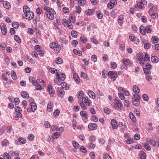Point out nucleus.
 Listing matches in <instances>:
<instances>
[{
  "label": "nucleus",
  "mask_w": 159,
  "mask_h": 159,
  "mask_svg": "<svg viewBox=\"0 0 159 159\" xmlns=\"http://www.w3.org/2000/svg\"><path fill=\"white\" fill-rule=\"evenodd\" d=\"M49 46L50 48L53 49L55 53H58L61 50V47L60 45L58 44V43L57 42H52L50 43Z\"/></svg>",
  "instance_id": "obj_1"
},
{
  "label": "nucleus",
  "mask_w": 159,
  "mask_h": 159,
  "mask_svg": "<svg viewBox=\"0 0 159 159\" xmlns=\"http://www.w3.org/2000/svg\"><path fill=\"white\" fill-rule=\"evenodd\" d=\"M122 61L123 64L121 66L122 69L125 68V67L127 68V66L131 67L133 66L132 62L129 59H123Z\"/></svg>",
  "instance_id": "obj_2"
},
{
  "label": "nucleus",
  "mask_w": 159,
  "mask_h": 159,
  "mask_svg": "<svg viewBox=\"0 0 159 159\" xmlns=\"http://www.w3.org/2000/svg\"><path fill=\"white\" fill-rule=\"evenodd\" d=\"M140 97L138 95L134 94V98L132 99V102L136 106H138L139 104Z\"/></svg>",
  "instance_id": "obj_3"
},
{
  "label": "nucleus",
  "mask_w": 159,
  "mask_h": 159,
  "mask_svg": "<svg viewBox=\"0 0 159 159\" xmlns=\"http://www.w3.org/2000/svg\"><path fill=\"white\" fill-rule=\"evenodd\" d=\"M25 16H24L26 19H32L34 17V14L33 12L29 11H25Z\"/></svg>",
  "instance_id": "obj_4"
},
{
  "label": "nucleus",
  "mask_w": 159,
  "mask_h": 159,
  "mask_svg": "<svg viewBox=\"0 0 159 159\" xmlns=\"http://www.w3.org/2000/svg\"><path fill=\"white\" fill-rule=\"evenodd\" d=\"M56 14L54 10H52L50 12L45 13V15L50 20H53L54 18V15Z\"/></svg>",
  "instance_id": "obj_5"
},
{
  "label": "nucleus",
  "mask_w": 159,
  "mask_h": 159,
  "mask_svg": "<svg viewBox=\"0 0 159 159\" xmlns=\"http://www.w3.org/2000/svg\"><path fill=\"white\" fill-rule=\"evenodd\" d=\"M111 124L113 129H116L118 127L117 123L116 121L114 119H112L111 121Z\"/></svg>",
  "instance_id": "obj_6"
},
{
  "label": "nucleus",
  "mask_w": 159,
  "mask_h": 159,
  "mask_svg": "<svg viewBox=\"0 0 159 159\" xmlns=\"http://www.w3.org/2000/svg\"><path fill=\"white\" fill-rule=\"evenodd\" d=\"M31 107V110L32 111H34L36 109L37 105L36 103L34 102H31L30 103Z\"/></svg>",
  "instance_id": "obj_7"
},
{
  "label": "nucleus",
  "mask_w": 159,
  "mask_h": 159,
  "mask_svg": "<svg viewBox=\"0 0 159 159\" xmlns=\"http://www.w3.org/2000/svg\"><path fill=\"white\" fill-rule=\"evenodd\" d=\"M97 127V124L95 123H90L88 125L89 128L91 130L96 129Z\"/></svg>",
  "instance_id": "obj_8"
},
{
  "label": "nucleus",
  "mask_w": 159,
  "mask_h": 159,
  "mask_svg": "<svg viewBox=\"0 0 159 159\" xmlns=\"http://www.w3.org/2000/svg\"><path fill=\"white\" fill-rule=\"evenodd\" d=\"M73 78L76 83H79L80 82V78L77 74L74 73L73 74Z\"/></svg>",
  "instance_id": "obj_9"
},
{
  "label": "nucleus",
  "mask_w": 159,
  "mask_h": 159,
  "mask_svg": "<svg viewBox=\"0 0 159 159\" xmlns=\"http://www.w3.org/2000/svg\"><path fill=\"white\" fill-rule=\"evenodd\" d=\"M133 92L137 95L140 92V89L136 85H134L133 87Z\"/></svg>",
  "instance_id": "obj_10"
},
{
  "label": "nucleus",
  "mask_w": 159,
  "mask_h": 159,
  "mask_svg": "<svg viewBox=\"0 0 159 159\" xmlns=\"http://www.w3.org/2000/svg\"><path fill=\"white\" fill-rule=\"evenodd\" d=\"M82 101L81 102H84L85 103L86 105H88L89 106L90 104V103L89 102V100H88V98L87 97H84L82 99Z\"/></svg>",
  "instance_id": "obj_11"
},
{
  "label": "nucleus",
  "mask_w": 159,
  "mask_h": 159,
  "mask_svg": "<svg viewBox=\"0 0 159 159\" xmlns=\"http://www.w3.org/2000/svg\"><path fill=\"white\" fill-rule=\"evenodd\" d=\"M61 86L62 88L63 89H66V90H67L69 89V86L68 85V84L66 83L65 82H62L61 84Z\"/></svg>",
  "instance_id": "obj_12"
},
{
  "label": "nucleus",
  "mask_w": 159,
  "mask_h": 159,
  "mask_svg": "<svg viewBox=\"0 0 159 159\" xmlns=\"http://www.w3.org/2000/svg\"><path fill=\"white\" fill-rule=\"evenodd\" d=\"M48 91L50 94L54 93L55 91L53 89L52 86L51 85H49L48 86Z\"/></svg>",
  "instance_id": "obj_13"
},
{
  "label": "nucleus",
  "mask_w": 159,
  "mask_h": 159,
  "mask_svg": "<svg viewBox=\"0 0 159 159\" xmlns=\"http://www.w3.org/2000/svg\"><path fill=\"white\" fill-rule=\"evenodd\" d=\"M3 4L4 7L7 9L11 7L10 3L6 1H3Z\"/></svg>",
  "instance_id": "obj_14"
},
{
  "label": "nucleus",
  "mask_w": 159,
  "mask_h": 159,
  "mask_svg": "<svg viewBox=\"0 0 159 159\" xmlns=\"http://www.w3.org/2000/svg\"><path fill=\"white\" fill-rule=\"evenodd\" d=\"M140 157L141 159H146V155L145 153L143 151H141L139 153Z\"/></svg>",
  "instance_id": "obj_15"
},
{
  "label": "nucleus",
  "mask_w": 159,
  "mask_h": 159,
  "mask_svg": "<svg viewBox=\"0 0 159 159\" xmlns=\"http://www.w3.org/2000/svg\"><path fill=\"white\" fill-rule=\"evenodd\" d=\"M64 22L67 25V26L70 29H72V26L70 25L71 23L69 20H64Z\"/></svg>",
  "instance_id": "obj_16"
},
{
  "label": "nucleus",
  "mask_w": 159,
  "mask_h": 159,
  "mask_svg": "<svg viewBox=\"0 0 159 159\" xmlns=\"http://www.w3.org/2000/svg\"><path fill=\"white\" fill-rule=\"evenodd\" d=\"M78 98L79 99H83L84 97H83V96L84 95V92L82 91H80L79 92V93L78 94Z\"/></svg>",
  "instance_id": "obj_17"
},
{
  "label": "nucleus",
  "mask_w": 159,
  "mask_h": 159,
  "mask_svg": "<svg viewBox=\"0 0 159 159\" xmlns=\"http://www.w3.org/2000/svg\"><path fill=\"white\" fill-rule=\"evenodd\" d=\"M21 96L24 98H28L29 97V94L28 93L25 91L22 92L21 93Z\"/></svg>",
  "instance_id": "obj_18"
},
{
  "label": "nucleus",
  "mask_w": 159,
  "mask_h": 159,
  "mask_svg": "<svg viewBox=\"0 0 159 159\" xmlns=\"http://www.w3.org/2000/svg\"><path fill=\"white\" fill-rule=\"evenodd\" d=\"M151 60L153 63H157L159 61L158 58L156 56H152L151 57Z\"/></svg>",
  "instance_id": "obj_19"
},
{
  "label": "nucleus",
  "mask_w": 159,
  "mask_h": 159,
  "mask_svg": "<svg viewBox=\"0 0 159 159\" xmlns=\"http://www.w3.org/2000/svg\"><path fill=\"white\" fill-rule=\"evenodd\" d=\"M129 116L130 118L133 122H135L136 121L135 117L132 112H131L129 113Z\"/></svg>",
  "instance_id": "obj_20"
},
{
  "label": "nucleus",
  "mask_w": 159,
  "mask_h": 159,
  "mask_svg": "<svg viewBox=\"0 0 159 159\" xmlns=\"http://www.w3.org/2000/svg\"><path fill=\"white\" fill-rule=\"evenodd\" d=\"M93 10L92 9L87 10L85 11L86 14L87 15H91L93 14Z\"/></svg>",
  "instance_id": "obj_21"
},
{
  "label": "nucleus",
  "mask_w": 159,
  "mask_h": 159,
  "mask_svg": "<svg viewBox=\"0 0 159 159\" xmlns=\"http://www.w3.org/2000/svg\"><path fill=\"white\" fill-rule=\"evenodd\" d=\"M59 74H60L59 75V77L61 80L63 81L64 80L66 79V75L65 74L60 72L59 73Z\"/></svg>",
  "instance_id": "obj_22"
},
{
  "label": "nucleus",
  "mask_w": 159,
  "mask_h": 159,
  "mask_svg": "<svg viewBox=\"0 0 159 159\" xmlns=\"http://www.w3.org/2000/svg\"><path fill=\"white\" fill-rule=\"evenodd\" d=\"M12 25L13 28L16 29L18 28L19 25V23L16 22H13Z\"/></svg>",
  "instance_id": "obj_23"
},
{
  "label": "nucleus",
  "mask_w": 159,
  "mask_h": 159,
  "mask_svg": "<svg viewBox=\"0 0 159 159\" xmlns=\"http://www.w3.org/2000/svg\"><path fill=\"white\" fill-rule=\"evenodd\" d=\"M115 105L118 108H120L122 106V104L119 101L116 100Z\"/></svg>",
  "instance_id": "obj_24"
},
{
  "label": "nucleus",
  "mask_w": 159,
  "mask_h": 159,
  "mask_svg": "<svg viewBox=\"0 0 159 159\" xmlns=\"http://www.w3.org/2000/svg\"><path fill=\"white\" fill-rule=\"evenodd\" d=\"M47 110L49 111H51L52 110V103L51 102H49L48 104L47 107Z\"/></svg>",
  "instance_id": "obj_25"
},
{
  "label": "nucleus",
  "mask_w": 159,
  "mask_h": 159,
  "mask_svg": "<svg viewBox=\"0 0 159 159\" xmlns=\"http://www.w3.org/2000/svg\"><path fill=\"white\" fill-rule=\"evenodd\" d=\"M89 96L93 98H94L95 97V93L92 91H90L89 93Z\"/></svg>",
  "instance_id": "obj_26"
},
{
  "label": "nucleus",
  "mask_w": 159,
  "mask_h": 159,
  "mask_svg": "<svg viewBox=\"0 0 159 159\" xmlns=\"http://www.w3.org/2000/svg\"><path fill=\"white\" fill-rule=\"evenodd\" d=\"M64 90L62 89H61L58 91V94L59 96L60 97H63L64 95Z\"/></svg>",
  "instance_id": "obj_27"
},
{
  "label": "nucleus",
  "mask_w": 159,
  "mask_h": 159,
  "mask_svg": "<svg viewBox=\"0 0 159 159\" xmlns=\"http://www.w3.org/2000/svg\"><path fill=\"white\" fill-rule=\"evenodd\" d=\"M56 62L58 64H61L62 63V60L60 57L56 58L55 60Z\"/></svg>",
  "instance_id": "obj_28"
},
{
  "label": "nucleus",
  "mask_w": 159,
  "mask_h": 159,
  "mask_svg": "<svg viewBox=\"0 0 159 159\" xmlns=\"http://www.w3.org/2000/svg\"><path fill=\"white\" fill-rule=\"evenodd\" d=\"M73 52L74 53L77 55L80 56L82 55V52L80 51H77L76 49H74Z\"/></svg>",
  "instance_id": "obj_29"
},
{
  "label": "nucleus",
  "mask_w": 159,
  "mask_h": 159,
  "mask_svg": "<svg viewBox=\"0 0 159 159\" xmlns=\"http://www.w3.org/2000/svg\"><path fill=\"white\" fill-rule=\"evenodd\" d=\"M44 9L45 11H47L46 13L50 12V11H52V10H54L53 9L47 7H44Z\"/></svg>",
  "instance_id": "obj_30"
},
{
  "label": "nucleus",
  "mask_w": 159,
  "mask_h": 159,
  "mask_svg": "<svg viewBox=\"0 0 159 159\" xmlns=\"http://www.w3.org/2000/svg\"><path fill=\"white\" fill-rule=\"evenodd\" d=\"M143 146L148 151H149L150 150L151 148L149 145V144L147 143H144L143 144Z\"/></svg>",
  "instance_id": "obj_31"
},
{
  "label": "nucleus",
  "mask_w": 159,
  "mask_h": 159,
  "mask_svg": "<svg viewBox=\"0 0 159 159\" xmlns=\"http://www.w3.org/2000/svg\"><path fill=\"white\" fill-rule=\"evenodd\" d=\"M14 38L15 40L18 43H21V41L19 38V36L17 35H15L14 36Z\"/></svg>",
  "instance_id": "obj_32"
},
{
  "label": "nucleus",
  "mask_w": 159,
  "mask_h": 159,
  "mask_svg": "<svg viewBox=\"0 0 159 159\" xmlns=\"http://www.w3.org/2000/svg\"><path fill=\"white\" fill-rule=\"evenodd\" d=\"M58 71V73L59 72V70H58L56 69H54L53 68H51L49 69V71L50 72L54 74L55 73L56 71V74L57 75V71Z\"/></svg>",
  "instance_id": "obj_33"
},
{
  "label": "nucleus",
  "mask_w": 159,
  "mask_h": 159,
  "mask_svg": "<svg viewBox=\"0 0 159 159\" xmlns=\"http://www.w3.org/2000/svg\"><path fill=\"white\" fill-rule=\"evenodd\" d=\"M143 70L144 72V74L146 75H147L148 74H150L151 73L150 70L149 69H148V68H143Z\"/></svg>",
  "instance_id": "obj_34"
},
{
  "label": "nucleus",
  "mask_w": 159,
  "mask_h": 159,
  "mask_svg": "<svg viewBox=\"0 0 159 159\" xmlns=\"http://www.w3.org/2000/svg\"><path fill=\"white\" fill-rule=\"evenodd\" d=\"M78 103L80 104L81 107L83 109L85 110L86 109V107L83 102L81 101L78 102Z\"/></svg>",
  "instance_id": "obj_35"
},
{
  "label": "nucleus",
  "mask_w": 159,
  "mask_h": 159,
  "mask_svg": "<svg viewBox=\"0 0 159 159\" xmlns=\"http://www.w3.org/2000/svg\"><path fill=\"white\" fill-rule=\"evenodd\" d=\"M147 142L150 143V144L152 146H155L156 144V142L153 140H150L149 139H148L147 140Z\"/></svg>",
  "instance_id": "obj_36"
},
{
  "label": "nucleus",
  "mask_w": 159,
  "mask_h": 159,
  "mask_svg": "<svg viewBox=\"0 0 159 159\" xmlns=\"http://www.w3.org/2000/svg\"><path fill=\"white\" fill-rule=\"evenodd\" d=\"M10 154L11 156H17L19 155V152L17 151H16L14 152H11Z\"/></svg>",
  "instance_id": "obj_37"
},
{
  "label": "nucleus",
  "mask_w": 159,
  "mask_h": 159,
  "mask_svg": "<svg viewBox=\"0 0 159 159\" xmlns=\"http://www.w3.org/2000/svg\"><path fill=\"white\" fill-rule=\"evenodd\" d=\"M18 141L22 144H25L26 143V140L23 138H21L18 139Z\"/></svg>",
  "instance_id": "obj_38"
},
{
  "label": "nucleus",
  "mask_w": 159,
  "mask_h": 159,
  "mask_svg": "<svg viewBox=\"0 0 159 159\" xmlns=\"http://www.w3.org/2000/svg\"><path fill=\"white\" fill-rule=\"evenodd\" d=\"M80 40L84 43H86L87 42L86 38L84 36L80 37Z\"/></svg>",
  "instance_id": "obj_39"
},
{
  "label": "nucleus",
  "mask_w": 159,
  "mask_h": 159,
  "mask_svg": "<svg viewBox=\"0 0 159 159\" xmlns=\"http://www.w3.org/2000/svg\"><path fill=\"white\" fill-rule=\"evenodd\" d=\"M80 115L82 117H85L86 116H88V115L86 112L84 111H81L80 112Z\"/></svg>",
  "instance_id": "obj_40"
},
{
  "label": "nucleus",
  "mask_w": 159,
  "mask_h": 159,
  "mask_svg": "<svg viewBox=\"0 0 159 159\" xmlns=\"http://www.w3.org/2000/svg\"><path fill=\"white\" fill-rule=\"evenodd\" d=\"M81 77L84 78L85 79H87L88 78V75L87 74L84 72H81Z\"/></svg>",
  "instance_id": "obj_41"
},
{
  "label": "nucleus",
  "mask_w": 159,
  "mask_h": 159,
  "mask_svg": "<svg viewBox=\"0 0 159 159\" xmlns=\"http://www.w3.org/2000/svg\"><path fill=\"white\" fill-rule=\"evenodd\" d=\"M51 129L53 131L58 130V126L56 125H53L51 126Z\"/></svg>",
  "instance_id": "obj_42"
},
{
  "label": "nucleus",
  "mask_w": 159,
  "mask_h": 159,
  "mask_svg": "<svg viewBox=\"0 0 159 159\" xmlns=\"http://www.w3.org/2000/svg\"><path fill=\"white\" fill-rule=\"evenodd\" d=\"M140 32L141 34L143 35H144L145 34V30L143 27L140 26Z\"/></svg>",
  "instance_id": "obj_43"
},
{
  "label": "nucleus",
  "mask_w": 159,
  "mask_h": 159,
  "mask_svg": "<svg viewBox=\"0 0 159 159\" xmlns=\"http://www.w3.org/2000/svg\"><path fill=\"white\" fill-rule=\"evenodd\" d=\"M21 112H16V117H15L16 120H18V117H21L22 116V114H21Z\"/></svg>",
  "instance_id": "obj_44"
},
{
  "label": "nucleus",
  "mask_w": 159,
  "mask_h": 159,
  "mask_svg": "<svg viewBox=\"0 0 159 159\" xmlns=\"http://www.w3.org/2000/svg\"><path fill=\"white\" fill-rule=\"evenodd\" d=\"M15 109L16 112H22L21 109L19 107H15Z\"/></svg>",
  "instance_id": "obj_45"
},
{
  "label": "nucleus",
  "mask_w": 159,
  "mask_h": 159,
  "mask_svg": "<svg viewBox=\"0 0 159 159\" xmlns=\"http://www.w3.org/2000/svg\"><path fill=\"white\" fill-rule=\"evenodd\" d=\"M11 75L12 78L13 79H16L17 78L15 72L14 71H12L11 72Z\"/></svg>",
  "instance_id": "obj_46"
},
{
  "label": "nucleus",
  "mask_w": 159,
  "mask_h": 159,
  "mask_svg": "<svg viewBox=\"0 0 159 159\" xmlns=\"http://www.w3.org/2000/svg\"><path fill=\"white\" fill-rule=\"evenodd\" d=\"M77 33L75 31H71V35L75 38H76L77 37Z\"/></svg>",
  "instance_id": "obj_47"
},
{
  "label": "nucleus",
  "mask_w": 159,
  "mask_h": 159,
  "mask_svg": "<svg viewBox=\"0 0 159 159\" xmlns=\"http://www.w3.org/2000/svg\"><path fill=\"white\" fill-rule=\"evenodd\" d=\"M150 16L153 19H157L158 18V15L156 13L151 14Z\"/></svg>",
  "instance_id": "obj_48"
},
{
  "label": "nucleus",
  "mask_w": 159,
  "mask_h": 159,
  "mask_svg": "<svg viewBox=\"0 0 159 159\" xmlns=\"http://www.w3.org/2000/svg\"><path fill=\"white\" fill-rule=\"evenodd\" d=\"M4 156L5 159H11V157L9 155L7 152H5L4 154Z\"/></svg>",
  "instance_id": "obj_49"
},
{
  "label": "nucleus",
  "mask_w": 159,
  "mask_h": 159,
  "mask_svg": "<svg viewBox=\"0 0 159 159\" xmlns=\"http://www.w3.org/2000/svg\"><path fill=\"white\" fill-rule=\"evenodd\" d=\"M73 146L75 148H77L79 147V144L75 141H73L72 143Z\"/></svg>",
  "instance_id": "obj_50"
},
{
  "label": "nucleus",
  "mask_w": 159,
  "mask_h": 159,
  "mask_svg": "<svg viewBox=\"0 0 159 159\" xmlns=\"http://www.w3.org/2000/svg\"><path fill=\"white\" fill-rule=\"evenodd\" d=\"M59 135L60 133L59 132H55L53 134V137L54 139H57L59 137Z\"/></svg>",
  "instance_id": "obj_51"
},
{
  "label": "nucleus",
  "mask_w": 159,
  "mask_h": 159,
  "mask_svg": "<svg viewBox=\"0 0 159 159\" xmlns=\"http://www.w3.org/2000/svg\"><path fill=\"white\" fill-rule=\"evenodd\" d=\"M134 139L132 138H129L126 140V143L128 144H130L133 143Z\"/></svg>",
  "instance_id": "obj_52"
},
{
  "label": "nucleus",
  "mask_w": 159,
  "mask_h": 159,
  "mask_svg": "<svg viewBox=\"0 0 159 159\" xmlns=\"http://www.w3.org/2000/svg\"><path fill=\"white\" fill-rule=\"evenodd\" d=\"M35 79L33 77L31 76L29 78V81H30L34 85V83H35Z\"/></svg>",
  "instance_id": "obj_53"
},
{
  "label": "nucleus",
  "mask_w": 159,
  "mask_h": 159,
  "mask_svg": "<svg viewBox=\"0 0 159 159\" xmlns=\"http://www.w3.org/2000/svg\"><path fill=\"white\" fill-rule=\"evenodd\" d=\"M153 41L155 43H157L159 40V38L156 36H153L152 37Z\"/></svg>",
  "instance_id": "obj_54"
},
{
  "label": "nucleus",
  "mask_w": 159,
  "mask_h": 159,
  "mask_svg": "<svg viewBox=\"0 0 159 159\" xmlns=\"http://www.w3.org/2000/svg\"><path fill=\"white\" fill-rule=\"evenodd\" d=\"M111 67L113 69L117 67V65L116 62H112L111 64Z\"/></svg>",
  "instance_id": "obj_55"
},
{
  "label": "nucleus",
  "mask_w": 159,
  "mask_h": 159,
  "mask_svg": "<svg viewBox=\"0 0 159 159\" xmlns=\"http://www.w3.org/2000/svg\"><path fill=\"white\" fill-rule=\"evenodd\" d=\"M91 60L94 62H96L97 61V56L95 55H93L91 57Z\"/></svg>",
  "instance_id": "obj_56"
},
{
  "label": "nucleus",
  "mask_w": 159,
  "mask_h": 159,
  "mask_svg": "<svg viewBox=\"0 0 159 159\" xmlns=\"http://www.w3.org/2000/svg\"><path fill=\"white\" fill-rule=\"evenodd\" d=\"M140 135L138 134H136L134 136V139L136 140H139L140 139Z\"/></svg>",
  "instance_id": "obj_57"
},
{
  "label": "nucleus",
  "mask_w": 159,
  "mask_h": 159,
  "mask_svg": "<svg viewBox=\"0 0 159 159\" xmlns=\"http://www.w3.org/2000/svg\"><path fill=\"white\" fill-rule=\"evenodd\" d=\"M129 39L131 40L132 41H134L135 40V37L133 34H131L129 36Z\"/></svg>",
  "instance_id": "obj_58"
},
{
  "label": "nucleus",
  "mask_w": 159,
  "mask_h": 159,
  "mask_svg": "<svg viewBox=\"0 0 159 159\" xmlns=\"http://www.w3.org/2000/svg\"><path fill=\"white\" fill-rule=\"evenodd\" d=\"M142 97L144 100L147 101L148 100V96L146 94H143L142 95Z\"/></svg>",
  "instance_id": "obj_59"
},
{
  "label": "nucleus",
  "mask_w": 159,
  "mask_h": 159,
  "mask_svg": "<svg viewBox=\"0 0 159 159\" xmlns=\"http://www.w3.org/2000/svg\"><path fill=\"white\" fill-rule=\"evenodd\" d=\"M3 28L2 29V32L3 34H6L7 33L6 28L4 26H3Z\"/></svg>",
  "instance_id": "obj_60"
},
{
  "label": "nucleus",
  "mask_w": 159,
  "mask_h": 159,
  "mask_svg": "<svg viewBox=\"0 0 159 159\" xmlns=\"http://www.w3.org/2000/svg\"><path fill=\"white\" fill-rule=\"evenodd\" d=\"M42 81V80L41 79H37L36 81L35 82V83H34V85L36 86L37 85H39V83Z\"/></svg>",
  "instance_id": "obj_61"
},
{
  "label": "nucleus",
  "mask_w": 159,
  "mask_h": 159,
  "mask_svg": "<svg viewBox=\"0 0 159 159\" xmlns=\"http://www.w3.org/2000/svg\"><path fill=\"white\" fill-rule=\"evenodd\" d=\"M63 11L65 13H67L69 12V9L68 8L65 7L63 8Z\"/></svg>",
  "instance_id": "obj_62"
},
{
  "label": "nucleus",
  "mask_w": 159,
  "mask_h": 159,
  "mask_svg": "<svg viewBox=\"0 0 159 159\" xmlns=\"http://www.w3.org/2000/svg\"><path fill=\"white\" fill-rule=\"evenodd\" d=\"M2 77L3 80L7 81L8 80L7 75L4 74H2Z\"/></svg>",
  "instance_id": "obj_63"
},
{
  "label": "nucleus",
  "mask_w": 159,
  "mask_h": 159,
  "mask_svg": "<svg viewBox=\"0 0 159 159\" xmlns=\"http://www.w3.org/2000/svg\"><path fill=\"white\" fill-rule=\"evenodd\" d=\"M14 102H15V105H17L20 102V100L19 98H16L14 99Z\"/></svg>",
  "instance_id": "obj_64"
}]
</instances>
